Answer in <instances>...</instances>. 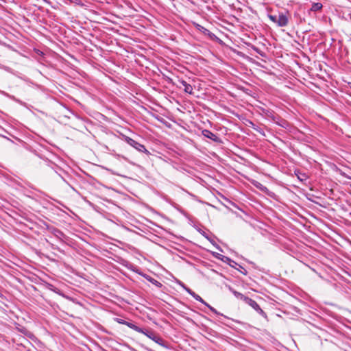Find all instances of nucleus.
<instances>
[{
  "instance_id": "obj_1",
  "label": "nucleus",
  "mask_w": 351,
  "mask_h": 351,
  "mask_svg": "<svg viewBox=\"0 0 351 351\" xmlns=\"http://www.w3.org/2000/svg\"><path fill=\"white\" fill-rule=\"evenodd\" d=\"M140 333L145 335L158 345L166 348H169V346L166 343L165 341L152 330L143 328V332H140Z\"/></svg>"
},
{
  "instance_id": "obj_2",
  "label": "nucleus",
  "mask_w": 351,
  "mask_h": 351,
  "mask_svg": "<svg viewBox=\"0 0 351 351\" xmlns=\"http://www.w3.org/2000/svg\"><path fill=\"white\" fill-rule=\"evenodd\" d=\"M121 136H122L121 138L123 141H125L128 145H130V146H132V147H134L138 152L145 153L147 154H149V152L145 148V147L143 145L136 142L132 138H130L128 136H125L124 134H121Z\"/></svg>"
},
{
  "instance_id": "obj_3",
  "label": "nucleus",
  "mask_w": 351,
  "mask_h": 351,
  "mask_svg": "<svg viewBox=\"0 0 351 351\" xmlns=\"http://www.w3.org/2000/svg\"><path fill=\"white\" fill-rule=\"evenodd\" d=\"M215 256L217 258H218L219 260H221V261H223V263L228 264V265H230L232 267L236 268V266L239 265L241 268H242L243 269V271H241V272L242 274H243L244 275L247 274L246 269L243 268L241 265H239L237 263H236L235 261L232 260L230 258H229L228 256H223V255L220 254H217L216 255H215Z\"/></svg>"
},
{
  "instance_id": "obj_4",
  "label": "nucleus",
  "mask_w": 351,
  "mask_h": 351,
  "mask_svg": "<svg viewBox=\"0 0 351 351\" xmlns=\"http://www.w3.org/2000/svg\"><path fill=\"white\" fill-rule=\"evenodd\" d=\"M178 88H184V91L188 94H193V87L182 79H178L177 82L173 83Z\"/></svg>"
},
{
  "instance_id": "obj_5",
  "label": "nucleus",
  "mask_w": 351,
  "mask_h": 351,
  "mask_svg": "<svg viewBox=\"0 0 351 351\" xmlns=\"http://www.w3.org/2000/svg\"><path fill=\"white\" fill-rule=\"evenodd\" d=\"M245 302L249 306H252L258 313H259L263 317H267L266 313L261 309L260 306L255 300L247 297V298H245Z\"/></svg>"
},
{
  "instance_id": "obj_6",
  "label": "nucleus",
  "mask_w": 351,
  "mask_h": 351,
  "mask_svg": "<svg viewBox=\"0 0 351 351\" xmlns=\"http://www.w3.org/2000/svg\"><path fill=\"white\" fill-rule=\"evenodd\" d=\"M202 134L204 137L210 139L213 142L221 143V138L217 134H214L213 132H212L211 131H210L208 130H206V129L203 130L202 131Z\"/></svg>"
},
{
  "instance_id": "obj_7",
  "label": "nucleus",
  "mask_w": 351,
  "mask_h": 351,
  "mask_svg": "<svg viewBox=\"0 0 351 351\" xmlns=\"http://www.w3.org/2000/svg\"><path fill=\"white\" fill-rule=\"evenodd\" d=\"M116 320L119 324L125 325V326H128L129 328H130L131 329H132L138 332H143L142 328L138 327V326L135 325L132 322H128L124 319H119V318H117Z\"/></svg>"
},
{
  "instance_id": "obj_8",
  "label": "nucleus",
  "mask_w": 351,
  "mask_h": 351,
  "mask_svg": "<svg viewBox=\"0 0 351 351\" xmlns=\"http://www.w3.org/2000/svg\"><path fill=\"white\" fill-rule=\"evenodd\" d=\"M289 22L288 17L286 14L283 12H280L277 16V23L276 24L279 27H285L287 25Z\"/></svg>"
},
{
  "instance_id": "obj_9",
  "label": "nucleus",
  "mask_w": 351,
  "mask_h": 351,
  "mask_svg": "<svg viewBox=\"0 0 351 351\" xmlns=\"http://www.w3.org/2000/svg\"><path fill=\"white\" fill-rule=\"evenodd\" d=\"M196 28L199 32H201L202 34H204L205 36H207L209 38L212 40L218 39V38L215 36V34L209 31L208 29L205 28L204 27L202 26L201 25L197 24Z\"/></svg>"
},
{
  "instance_id": "obj_10",
  "label": "nucleus",
  "mask_w": 351,
  "mask_h": 351,
  "mask_svg": "<svg viewBox=\"0 0 351 351\" xmlns=\"http://www.w3.org/2000/svg\"><path fill=\"white\" fill-rule=\"evenodd\" d=\"M180 285L184 288V289L189 293L195 300L200 302L202 304H206V302L197 294H196L193 291L187 287L184 283L180 282Z\"/></svg>"
},
{
  "instance_id": "obj_11",
  "label": "nucleus",
  "mask_w": 351,
  "mask_h": 351,
  "mask_svg": "<svg viewBox=\"0 0 351 351\" xmlns=\"http://www.w3.org/2000/svg\"><path fill=\"white\" fill-rule=\"evenodd\" d=\"M260 110L262 115L270 119L271 121H276V115L274 110L264 108H260Z\"/></svg>"
},
{
  "instance_id": "obj_12",
  "label": "nucleus",
  "mask_w": 351,
  "mask_h": 351,
  "mask_svg": "<svg viewBox=\"0 0 351 351\" xmlns=\"http://www.w3.org/2000/svg\"><path fill=\"white\" fill-rule=\"evenodd\" d=\"M138 274L141 275L143 277H144L147 281L150 282L153 285H154L158 288H161L162 285L161 282L158 281L157 280L154 279V278L151 277L150 276L145 274H142L141 272L136 271Z\"/></svg>"
},
{
  "instance_id": "obj_13",
  "label": "nucleus",
  "mask_w": 351,
  "mask_h": 351,
  "mask_svg": "<svg viewBox=\"0 0 351 351\" xmlns=\"http://www.w3.org/2000/svg\"><path fill=\"white\" fill-rule=\"evenodd\" d=\"M275 123H276L277 125H278L279 126L283 128H288L290 125L289 123L284 119H282L281 117H278V115H276V121H273Z\"/></svg>"
},
{
  "instance_id": "obj_14",
  "label": "nucleus",
  "mask_w": 351,
  "mask_h": 351,
  "mask_svg": "<svg viewBox=\"0 0 351 351\" xmlns=\"http://www.w3.org/2000/svg\"><path fill=\"white\" fill-rule=\"evenodd\" d=\"M228 289L230 290V291H231L233 295L237 298V299H239V300H241L243 301H245V298H247V297L244 295L243 294H242L240 292H238L236 290H234L232 287H231L230 286H228Z\"/></svg>"
},
{
  "instance_id": "obj_15",
  "label": "nucleus",
  "mask_w": 351,
  "mask_h": 351,
  "mask_svg": "<svg viewBox=\"0 0 351 351\" xmlns=\"http://www.w3.org/2000/svg\"><path fill=\"white\" fill-rule=\"evenodd\" d=\"M52 233L57 239L60 240H62V238L65 236L61 230L57 228H53Z\"/></svg>"
},
{
  "instance_id": "obj_16",
  "label": "nucleus",
  "mask_w": 351,
  "mask_h": 351,
  "mask_svg": "<svg viewBox=\"0 0 351 351\" xmlns=\"http://www.w3.org/2000/svg\"><path fill=\"white\" fill-rule=\"evenodd\" d=\"M199 233H200L203 237H204L206 239H207L209 241H210V242H211V243H212L215 246V247H216L217 250H220V251H222V250H221V247H220L218 245H217L215 243H214V241H213V240H211V239L209 238L208 235V234H207L204 231L199 230Z\"/></svg>"
},
{
  "instance_id": "obj_17",
  "label": "nucleus",
  "mask_w": 351,
  "mask_h": 351,
  "mask_svg": "<svg viewBox=\"0 0 351 351\" xmlns=\"http://www.w3.org/2000/svg\"><path fill=\"white\" fill-rule=\"evenodd\" d=\"M322 4L321 3H313L310 11L317 12L322 9Z\"/></svg>"
},
{
  "instance_id": "obj_18",
  "label": "nucleus",
  "mask_w": 351,
  "mask_h": 351,
  "mask_svg": "<svg viewBox=\"0 0 351 351\" xmlns=\"http://www.w3.org/2000/svg\"><path fill=\"white\" fill-rule=\"evenodd\" d=\"M47 288L52 291L53 292L56 293H58L60 295H63V294L61 293V291L60 289H58V288L55 287L53 285H51V284H48L47 285Z\"/></svg>"
},
{
  "instance_id": "obj_19",
  "label": "nucleus",
  "mask_w": 351,
  "mask_h": 351,
  "mask_svg": "<svg viewBox=\"0 0 351 351\" xmlns=\"http://www.w3.org/2000/svg\"><path fill=\"white\" fill-rule=\"evenodd\" d=\"M47 288L52 291L53 292L56 293H58L60 295H63V294L61 293V291L60 289H58V288L55 287L53 285H51V284H48L47 285Z\"/></svg>"
},
{
  "instance_id": "obj_20",
  "label": "nucleus",
  "mask_w": 351,
  "mask_h": 351,
  "mask_svg": "<svg viewBox=\"0 0 351 351\" xmlns=\"http://www.w3.org/2000/svg\"><path fill=\"white\" fill-rule=\"evenodd\" d=\"M47 288L52 291L53 292L56 293H58L60 295H63V294L61 293V291L60 289H58V288L55 287L53 285H51V284H48L47 285Z\"/></svg>"
},
{
  "instance_id": "obj_21",
  "label": "nucleus",
  "mask_w": 351,
  "mask_h": 351,
  "mask_svg": "<svg viewBox=\"0 0 351 351\" xmlns=\"http://www.w3.org/2000/svg\"><path fill=\"white\" fill-rule=\"evenodd\" d=\"M213 313H214L216 315H223L222 314H221L219 312H218L215 308H213V306H211L210 305H209L208 303L206 302V304H204Z\"/></svg>"
},
{
  "instance_id": "obj_22",
  "label": "nucleus",
  "mask_w": 351,
  "mask_h": 351,
  "mask_svg": "<svg viewBox=\"0 0 351 351\" xmlns=\"http://www.w3.org/2000/svg\"><path fill=\"white\" fill-rule=\"evenodd\" d=\"M25 335L29 337V339H31L32 341H38L40 342L38 339L35 337V335L34 334H32V332H26L25 333Z\"/></svg>"
},
{
  "instance_id": "obj_23",
  "label": "nucleus",
  "mask_w": 351,
  "mask_h": 351,
  "mask_svg": "<svg viewBox=\"0 0 351 351\" xmlns=\"http://www.w3.org/2000/svg\"><path fill=\"white\" fill-rule=\"evenodd\" d=\"M254 130L257 132L258 133L262 134L263 136H265V132L263 129L260 128L259 126L256 125V127H254Z\"/></svg>"
},
{
  "instance_id": "obj_24",
  "label": "nucleus",
  "mask_w": 351,
  "mask_h": 351,
  "mask_svg": "<svg viewBox=\"0 0 351 351\" xmlns=\"http://www.w3.org/2000/svg\"><path fill=\"white\" fill-rule=\"evenodd\" d=\"M206 332L212 337H216L217 335V332L210 328H207L206 330Z\"/></svg>"
},
{
  "instance_id": "obj_25",
  "label": "nucleus",
  "mask_w": 351,
  "mask_h": 351,
  "mask_svg": "<svg viewBox=\"0 0 351 351\" xmlns=\"http://www.w3.org/2000/svg\"><path fill=\"white\" fill-rule=\"evenodd\" d=\"M277 16L276 14H269L268 17L269 19L274 23H277Z\"/></svg>"
},
{
  "instance_id": "obj_26",
  "label": "nucleus",
  "mask_w": 351,
  "mask_h": 351,
  "mask_svg": "<svg viewBox=\"0 0 351 351\" xmlns=\"http://www.w3.org/2000/svg\"><path fill=\"white\" fill-rule=\"evenodd\" d=\"M298 178V179L301 181L306 180L307 178V176L305 173H300V175H298V173H295Z\"/></svg>"
},
{
  "instance_id": "obj_27",
  "label": "nucleus",
  "mask_w": 351,
  "mask_h": 351,
  "mask_svg": "<svg viewBox=\"0 0 351 351\" xmlns=\"http://www.w3.org/2000/svg\"><path fill=\"white\" fill-rule=\"evenodd\" d=\"M250 126L254 129V127H256V125H255L252 121H250Z\"/></svg>"
},
{
  "instance_id": "obj_28",
  "label": "nucleus",
  "mask_w": 351,
  "mask_h": 351,
  "mask_svg": "<svg viewBox=\"0 0 351 351\" xmlns=\"http://www.w3.org/2000/svg\"><path fill=\"white\" fill-rule=\"evenodd\" d=\"M75 3H77V4H79V5H82L81 3V0H75Z\"/></svg>"
},
{
  "instance_id": "obj_29",
  "label": "nucleus",
  "mask_w": 351,
  "mask_h": 351,
  "mask_svg": "<svg viewBox=\"0 0 351 351\" xmlns=\"http://www.w3.org/2000/svg\"><path fill=\"white\" fill-rule=\"evenodd\" d=\"M254 49L256 50V51L258 52V50L256 48H254Z\"/></svg>"
},
{
  "instance_id": "obj_30",
  "label": "nucleus",
  "mask_w": 351,
  "mask_h": 351,
  "mask_svg": "<svg viewBox=\"0 0 351 351\" xmlns=\"http://www.w3.org/2000/svg\"><path fill=\"white\" fill-rule=\"evenodd\" d=\"M349 86H350V88L351 89V83L349 84Z\"/></svg>"
}]
</instances>
